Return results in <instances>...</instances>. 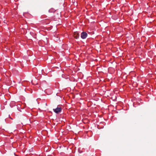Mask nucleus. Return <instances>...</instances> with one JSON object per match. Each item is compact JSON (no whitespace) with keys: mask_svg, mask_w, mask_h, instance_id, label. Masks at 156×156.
Segmentation results:
<instances>
[{"mask_svg":"<svg viewBox=\"0 0 156 156\" xmlns=\"http://www.w3.org/2000/svg\"><path fill=\"white\" fill-rule=\"evenodd\" d=\"M53 111L55 113H58L61 112L62 111V108L60 107H57L55 109H53Z\"/></svg>","mask_w":156,"mask_h":156,"instance_id":"f257e3e1","label":"nucleus"},{"mask_svg":"<svg viewBox=\"0 0 156 156\" xmlns=\"http://www.w3.org/2000/svg\"><path fill=\"white\" fill-rule=\"evenodd\" d=\"M87 34L85 32L81 33V37L83 39H84L87 38Z\"/></svg>","mask_w":156,"mask_h":156,"instance_id":"f03ea898","label":"nucleus"},{"mask_svg":"<svg viewBox=\"0 0 156 156\" xmlns=\"http://www.w3.org/2000/svg\"><path fill=\"white\" fill-rule=\"evenodd\" d=\"M79 34H75L74 35V37L75 38L77 39L79 37Z\"/></svg>","mask_w":156,"mask_h":156,"instance_id":"7ed1b4c3","label":"nucleus"},{"mask_svg":"<svg viewBox=\"0 0 156 156\" xmlns=\"http://www.w3.org/2000/svg\"><path fill=\"white\" fill-rule=\"evenodd\" d=\"M54 9H51L49 10V12H54Z\"/></svg>","mask_w":156,"mask_h":156,"instance_id":"20e7f679","label":"nucleus"},{"mask_svg":"<svg viewBox=\"0 0 156 156\" xmlns=\"http://www.w3.org/2000/svg\"><path fill=\"white\" fill-rule=\"evenodd\" d=\"M10 118L11 119H12V118L11 117H10Z\"/></svg>","mask_w":156,"mask_h":156,"instance_id":"39448f33","label":"nucleus"},{"mask_svg":"<svg viewBox=\"0 0 156 156\" xmlns=\"http://www.w3.org/2000/svg\"><path fill=\"white\" fill-rule=\"evenodd\" d=\"M45 105H46V106H47V104L46 103H45Z\"/></svg>","mask_w":156,"mask_h":156,"instance_id":"423d86ee","label":"nucleus"}]
</instances>
